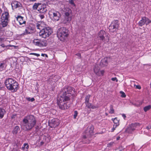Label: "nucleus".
I'll return each instance as SVG.
<instances>
[{
  "label": "nucleus",
  "instance_id": "423d86ee",
  "mask_svg": "<svg viewBox=\"0 0 151 151\" xmlns=\"http://www.w3.org/2000/svg\"><path fill=\"white\" fill-rule=\"evenodd\" d=\"M67 12L65 13V17L61 21L62 23L64 24L69 23L71 20L72 17V11L70 9L67 8Z\"/></svg>",
  "mask_w": 151,
  "mask_h": 151
},
{
  "label": "nucleus",
  "instance_id": "a19ab883",
  "mask_svg": "<svg viewBox=\"0 0 151 151\" xmlns=\"http://www.w3.org/2000/svg\"><path fill=\"white\" fill-rule=\"evenodd\" d=\"M146 128L148 130H149L151 129V125H149L148 126H147L146 127Z\"/></svg>",
  "mask_w": 151,
  "mask_h": 151
},
{
  "label": "nucleus",
  "instance_id": "bb28decb",
  "mask_svg": "<svg viewBox=\"0 0 151 151\" xmlns=\"http://www.w3.org/2000/svg\"><path fill=\"white\" fill-rule=\"evenodd\" d=\"M144 19L145 24L146 25H147L151 23V21L148 18L144 17Z\"/></svg>",
  "mask_w": 151,
  "mask_h": 151
},
{
  "label": "nucleus",
  "instance_id": "a878e982",
  "mask_svg": "<svg viewBox=\"0 0 151 151\" xmlns=\"http://www.w3.org/2000/svg\"><path fill=\"white\" fill-rule=\"evenodd\" d=\"M112 120L114 123L115 124V128H116V127L119 124V121L117 120L116 118H115L114 119H112Z\"/></svg>",
  "mask_w": 151,
  "mask_h": 151
},
{
  "label": "nucleus",
  "instance_id": "c756f323",
  "mask_svg": "<svg viewBox=\"0 0 151 151\" xmlns=\"http://www.w3.org/2000/svg\"><path fill=\"white\" fill-rule=\"evenodd\" d=\"M90 98V96L88 95L86 96L85 98V103H88L89 102V98Z\"/></svg>",
  "mask_w": 151,
  "mask_h": 151
},
{
  "label": "nucleus",
  "instance_id": "6ab92c4d",
  "mask_svg": "<svg viewBox=\"0 0 151 151\" xmlns=\"http://www.w3.org/2000/svg\"><path fill=\"white\" fill-rule=\"evenodd\" d=\"M37 10L40 11V13H45L47 11V9L46 7L44 5L41 6L40 7H39Z\"/></svg>",
  "mask_w": 151,
  "mask_h": 151
},
{
  "label": "nucleus",
  "instance_id": "8fccbe9b",
  "mask_svg": "<svg viewBox=\"0 0 151 151\" xmlns=\"http://www.w3.org/2000/svg\"><path fill=\"white\" fill-rule=\"evenodd\" d=\"M120 137L119 136H118V137H117L116 138V140H119L120 139Z\"/></svg>",
  "mask_w": 151,
  "mask_h": 151
},
{
  "label": "nucleus",
  "instance_id": "f8f14e48",
  "mask_svg": "<svg viewBox=\"0 0 151 151\" xmlns=\"http://www.w3.org/2000/svg\"><path fill=\"white\" fill-rule=\"evenodd\" d=\"M49 124L51 127L55 128L59 125V120L57 119H53L49 121Z\"/></svg>",
  "mask_w": 151,
  "mask_h": 151
},
{
  "label": "nucleus",
  "instance_id": "f03ea898",
  "mask_svg": "<svg viewBox=\"0 0 151 151\" xmlns=\"http://www.w3.org/2000/svg\"><path fill=\"white\" fill-rule=\"evenodd\" d=\"M36 120L33 115H27L23 119L21 123V126L26 130H31L35 125Z\"/></svg>",
  "mask_w": 151,
  "mask_h": 151
},
{
  "label": "nucleus",
  "instance_id": "4468645a",
  "mask_svg": "<svg viewBox=\"0 0 151 151\" xmlns=\"http://www.w3.org/2000/svg\"><path fill=\"white\" fill-rule=\"evenodd\" d=\"M34 44L36 46L41 47L43 45L45 46L46 43H44L42 41L39 39H35L33 41Z\"/></svg>",
  "mask_w": 151,
  "mask_h": 151
},
{
  "label": "nucleus",
  "instance_id": "864d4df0",
  "mask_svg": "<svg viewBox=\"0 0 151 151\" xmlns=\"http://www.w3.org/2000/svg\"><path fill=\"white\" fill-rule=\"evenodd\" d=\"M45 55L46 57H47V55L45 54Z\"/></svg>",
  "mask_w": 151,
  "mask_h": 151
},
{
  "label": "nucleus",
  "instance_id": "9d476101",
  "mask_svg": "<svg viewBox=\"0 0 151 151\" xmlns=\"http://www.w3.org/2000/svg\"><path fill=\"white\" fill-rule=\"evenodd\" d=\"M119 28V24L117 21H113L109 26V31L111 32H116L117 31Z\"/></svg>",
  "mask_w": 151,
  "mask_h": 151
},
{
  "label": "nucleus",
  "instance_id": "2eb2a0df",
  "mask_svg": "<svg viewBox=\"0 0 151 151\" xmlns=\"http://www.w3.org/2000/svg\"><path fill=\"white\" fill-rule=\"evenodd\" d=\"M89 130L88 131H86V134L83 135V137L84 139L87 138L88 137L90 136L93 133V126H91L89 129Z\"/></svg>",
  "mask_w": 151,
  "mask_h": 151
},
{
  "label": "nucleus",
  "instance_id": "a18cd8bd",
  "mask_svg": "<svg viewBox=\"0 0 151 151\" xmlns=\"http://www.w3.org/2000/svg\"><path fill=\"white\" fill-rule=\"evenodd\" d=\"M73 0H70V1H70V3L71 4H74V3L73 2Z\"/></svg>",
  "mask_w": 151,
  "mask_h": 151
},
{
  "label": "nucleus",
  "instance_id": "cd10ccee",
  "mask_svg": "<svg viewBox=\"0 0 151 151\" xmlns=\"http://www.w3.org/2000/svg\"><path fill=\"white\" fill-rule=\"evenodd\" d=\"M19 129V127L18 126H16L13 130V133L14 134H17Z\"/></svg>",
  "mask_w": 151,
  "mask_h": 151
},
{
  "label": "nucleus",
  "instance_id": "6e6d98bb",
  "mask_svg": "<svg viewBox=\"0 0 151 151\" xmlns=\"http://www.w3.org/2000/svg\"><path fill=\"white\" fill-rule=\"evenodd\" d=\"M106 115H108L106 113Z\"/></svg>",
  "mask_w": 151,
  "mask_h": 151
},
{
  "label": "nucleus",
  "instance_id": "4c0bfd02",
  "mask_svg": "<svg viewBox=\"0 0 151 151\" xmlns=\"http://www.w3.org/2000/svg\"><path fill=\"white\" fill-rule=\"evenodd\" d=\"M111 80L113 81H116V82H117L118 81L116 77L112 78H111Z\"/></svg>",
  "mask_w": 151,
  "mask_h": 151
},
{
  "label": "nucleus",
  "instance_id": "20e7f679",
  "mask_svg": "<svg viewBox=\"0 0 151 151\" xmlns=\"http://www.w3.org/2000/svg\"><path fill=\"white\" fill-rule=\"evenodd\" d=\"M68 35V31L66 28L63 27L60 28L58 31L57 36L60 41H64Z\"/></svg>",
  "mask_w": 151,
  "mask_h": 151
},
{
  "label": "nucleus",
  "instance_id": "aec40b11",
  "mask_svg": "<svg viewBox=\"0 0 151 151\" xmlns=\"http://www.w3.org/2000/svg\"><path fill=\"white\" fill-rule=\"evenodd\" d=\"M17 19L20 25L24 24L25 23V21L24 20V18L23 17L21 16H18Z\"/></svg>",
  "mask_w": 151,
  "mask_h": 151
},
{
  "label": "nucleus",
  "instance_id": "de8ad7c7",
  "mask_svg": "<svg viewBox=\"0 0 151 151\" xmlns=\"http://www.w3.org/2000/svg\"><path fill=\"white\" fill-rule=\"evenodd\" d=\"M28 0L30 2H34V1H35L37 0Z\"/></svg>",
  "mask_w": 151,
  "mask_h": 151
},
{
  "label": "nucleus",
  "instance_id": "9b49d317",
  "mask_svg": "<svg viewBox=\"0 0 151 151\" xmlns=\"http://www.w3.org/2000/svg\"><path fill=\"white\" fill-rule=\"evenodd\" d=\"M35 31V27L33 26L29 25L26 27L24 32L22 33L21 35L23 36L28 34L33 33Z\"/></svg>",
  "mask_w": 151,
  "mask_h": 151
},
{
  "label": "nucleus",
  "instance_id": "c9c22d12",
  "mask_svg": "<svg viewBox=\"0 0 151 151\" xmlns=\"http://www.w3.org/2000/svg\"><path fill=\"white\" fill-rule=\"evenodd\" d=\"M12 151H19L18 147L17 146L15 148H14Z\"/></svg>",
  "mask_w": 151,
  "mask_h": 151
},
{
  "label": "nucleus",
  "instance_id": "b1692460",
  "mask_svg": "<svg viewBox=\"0 0 151 151\" xmlns=\"http://www.w3.org/2000/svg\"><path fill=\"white\" fill-rule=\"evenodd\" d=\"M145 24L144 19V17L142 18V19L140 20L138 23V25L140 26H142L144 25Z\"/></svg>",
  "mask_w": 151,
  "mask_h": 151
},
{
  "label": "nucleus",
  "instance_id": "79ce46f5",
  "mask_svg": "<svg viewBox=\"0 0 151 151\" xmlns=\"http://www.w3.org/2000/svg\"><path fill=\"white\" fill-rule=\"evenodd\" d=\"M55 79H54V78H53L52 79H51V80H50V79H49V81H52V82H55L56 81V80H55Z\"/></svg>",
  "mask_w": 151,
  "mask_h": 151
},
{
  "label": "nucleus",
  "instance_id": "f3484780",
  "mask_svg": "<svg viewBox=\"0 0 151 151\" xmlns=\"http://www.w3.org/2000/svg\"><path fill=\"white\" fill-rule=\"evenodd\" d=\"M12 6L13 8H17L21 6V4L20 2L14 1L12 3Z\"/></svg>",
  "mask_w": 151,
  "mask_h": 151
},
{
  "label": "nucleus",
  "instance_id": "09e8293b",
  "mask_svg": "<svg viewBox=\"0 0 151 151\" xmlns=\"http://www.w3.org/2000/svg\"><path fill=\"white\" fill-rule=\"evenodd\" d=\"M122 116L123 117H124V118H126V116H125V115L124 114H122Z\"/></svg>",
  "mask_w": 151,
  "mask_h": 151
},
{
  "label": "nucleus",
  "instance_id": "a211bd4d",
  "mask_svg": "<svg viewBox=\"0 0 151 151\" xmlns=\"http://www.w3.org/2000/svg\"><path fill=\"white\" fill-rule=\"evenodd\" d=\"M108 59L107 58H105L102 59L100 62V65L102 67L107 66L108 64Z\"/></svg>",
  "mask_w": 151,
  "mask_h": 151
},
{
  "label": "nucleus",
  "instance_id": "2f4dec72",
  "mask_svg": "<svg viewBox=\"0 0 151 151\" xmlns=\"http://www.w3.org/2000/svg\"><path fill=\"white\" fill-rule=\"evenodd\" d=\"M114 112V110L113 109L112 106H111L110 107V111H109V113L111 114H113Z\"/></svg>",
  "mask_w": 151,
  "mask_h": 151
},
{
  "label": "nucleus",
  "instance_id": "0eeeda50",
  "mask_svg": "<svg viewBox=\"0 0 151 151\" xmlns=\"http://www.w3.org/2000/svg\"><path fill=\"white\" fill-rule=\"evenodd\" d=\"M52 32V30L50 28L45 27L40 31L39 33V35L42 38H45L48 37Z\"/></svg>",
  "mask_w": 151,
  "mask_h": 151
},
{
  "label": "nucleus",
  "instance_id": "5fc2aeb1",
  "mask_svg": "<svg viewBox=\"0 0 151 151\" xmlns=\"http://www.w3.org/2000/svg\"><path fill=\"white\" fill-rule=\"evenodd\" d=\"M109 144L110 145H111V143H110Z\"/></svg>",
  "mask_w": 151,
  "mask_h": 151
},
{
  "label": "nucleus",
  "instance_id": "49530a36",
  "mask_svg": "<svg viewBox=\"0 0 151 151\" xmlns=\"http://www.w3.org/2000/svg\"><path fill=\"white\" fill-rule=\"evenodd\" d=\"M90 108H91L92 109H94L96 108V107L95 106H93L92 105Z\"/></svg>",
  "mask_w": 151,
  "mask_h": 151
},
{
  "label": "nucleus",
  "instance_id": "7ed1b4c3",
  "mask_svg": "<svg viewBox=\"0 0 151 151\" xmlns=\"http://www.w3.org/2000/svg\"><path fill=\"white\" fill-rule=\"evenodd\" d=\"M5 84L6 88L12 92H16L18 89V83L11 78H9L6 80Z\"/></svg>",
  "mask_w": 151,
  "mask_h": 151
},
{
  "label": "nucleus",
  "instance_id": "58836bf2",
  "mask_svg": "<svg viewBox=\"0 0 151 151\" xmlns=\"http://www.w3.org/2000/svg\"><path fill=\"white\" fill-rule=\"evenodd\" d=\"M28 100L29 101H30L32 102L33 101H34V100H35V99H34V98H32L31 99H30V98H28Z\"/></svg>",
  "mask_w": 151,
  "mask_h": 151
},
{
  "label": "nucleus",
  "instance_id": "4d7b16f0",
  "mask_svg": "<svg viewBox=\"0 0 151 151\" xmlns=\"http://www.w3.org/2000/svg\"><path fill=\"white\" fill-rule=\"evenodd\" d=\"M150 1H151V0H150Z\"/></svg>",
  "mask_w": 151,
  "mask_h": 151
},
{
  "label": "nucleus",
  "instance_id": "603ef678",
  "mask_svg": "<svg viewBox=\"0 0 151 151\" xmlns=\"http://www.w3.org/2000/svg\"><path fill=\"white\" fill-rule=\"evenodd\" d=\"M45 54H41V56H43L44 57L45 55Z\"/></svg>",
  "mask_w": 151,
  "mask_h": 151
},
{
  "label": "nucleus",
  "instance_id": "ea45409f",
  "mask_svg": "<svg viewBox=\"0 0 151 151\" xmlns=\"http://www.w3.org/2000/svg\"><path fill=\"white\" fill-rule=\"evenodd\" d=\"M40 25L39 24H37L36 27L37 29H40Z\"/></svg>",
  "mask_w": 151,
  "mask_h": 151
},
{
  "label": "nucleus",
  "instance_id": "ddd939ff",
  "mask_svg": "<svg viewBox=\"0 0 151 151\" xmlns=\"http://www.w3.org/2000/svg\"><path fill=\"white\" fill-rule=\"evenodd\" d=\"M139 124L138 123L132 124L126 129L125 131L129 134H131L135 130L136 126Z\"/></svg>",
  "mask_w": 151,
  "mask_h": 151
},
{
  "label": "nucleus",
  "instance_id": "1a4fd4ad",
  "mask_svg": "<svg viewBox=\"0 0 151 151\" xmlns=\"http://www.w3.org/2000/svg\"><path fill=\"white\" fill-rule=\"evenodd\" d=\"M9 18V13L5 12L2 14L1 17V22L3 27H6L8 24Z\"/></svg>",
  "mask_w": 151,
  "mask_h": 151
},
{
  "label": "nucleus",
  "instance_id": "4be33fe9",
  "mask_svg": "<svg viewBox=\"0 0 151 151\" xmlns=\"http://www.w3.org/2000/svg\"><path fill=\"white\" fill-rule=\"evenodd\" d=\"M6 66L4 62L0 63V71H2L5 69Z\"/></svg>",
  "mask_w": 151,
  "mask_h": 151
},
{
  "label": "nucleus",
  "instance_id": "6e6552de",
  "mask_svg": "<svg viewBox=\"0 0 151 151\" xmlns=\"http://www.w3.org/2000/svg\"><path fill=\"white\" fill-rule=\"evenodd\" d=\"M98 36L100 40L103 42H109V34L104 31L101 30L98 34Z\"/></svg>",
  "mask_w": 151,
  "mask_h": 151
},
{
  "label": "nucleus",
  "instance_id": "dca6fc26",
  "mask_svg": "<svg viewBox=\"0 0 151 151\" xmlns=\"http://www.w3.org/2000/svg\"><path fill=\"white\" fill-rule=\"evenodd\" d=\"M94 71L95 73L98 76L103 75L104 73V71L103 70H100V68L98 67L97 65L95 66L94 68Z\"/></svg>",
  "mask_w": 151,
  "mask_h": 151
},
{
  "label": "nucleus",
  "instance_id": "3c124183",
  "mask_svg": "<svg viewBox=\"0 0 151 151\" xmlns=\"http://www.w3.org/2000/svg\"><path fill=\"white\" fill-rule=\"evenodd\" d=\"M1 46H2V47H5L4 45L3 44H1Z\"/></svg>",
  "mask_w": 151,
  "mask_h": 151
},
{
  "label": "nucleus",
  "instance_id": "e433bc0d",
  "mask_svg": "<svg viewBox=\"0 0 151 151\" xmlns=\"http://www.w3.org/2000/svg\"><path fill=\"white\" fill-rule=\"evenodd\" d=\"M134 86L136 87V88L139 89H140L141 88V87L140 85H134Z\"/></svg>",
  "mask_w": 151,
  "mask_h": 151
},
{
  "label": "nucleus",
  "instance_id": "39448f33",
  "mask_svg": "<svg viewBox=\"0 0 151 151\" xmlns=\"http://www.w3.org/2000/svg\"><path fill=\"white\" fill-rule=\"evenodd\" d=\"M48 14L50 18L54 21H59L61 17L60 13L53 9L50 10Z\"/></svg>",
  "mask_w": 151,
  "mask_h": 151
},
{
  "label": "nucleus",
  "instance_id": "5701e85b",
  "mask_svg": "<svg viewBox=\"0 0 151 151\" xmlns=\"http://www.w3.org/2000/svg\"><path fill=\"white\" fill-rule=\"evenodd\" d=\"M41 4L39 3H35L33 5L32 7V9L33 10L38 9V8L39 7V6Z\"/></svg>",
  "mask_w": 151,
  "mask_h": 151
},
{
  "label": "nucleus",
  "instance_id": "393cba45",
  "mask_svg": "<svg viewBox=\"0 0 151 151\" xmlns=\"http://www.w3.org/2000/svg\"><path fill=\"white\" fill-rule=\"evenodd\" d=\"M29 148V145L25 143L23 146L22 147V149L23 150L27 151Z\"/></svg>",
  "mask_w": 151,
  "mask_h": 151
},
{
  "label": "nucleus",
  "instance_id": "412c9836",
  "mask_svg": "<svg viewBox=\"0 0 151 151\" xmlns=\"http://www.w3.org/2000/svg\"><path fill=\"white\" fill-rule=\"evenodd\" d=\"M6 113V111L5 110L2 108L0 107V119L3 118Z\"/></svg>",
  "mask_w": 151,
  "mask_h": 151
},
{
  "label": "nucleus",
  "instance_id": "c85d7f7f",
  "mask_svg": "<svg viewBox=\"0 0 151 151\" xmlns=\"http://www.w3.org/2000/svg\"><path fill=\"white\" fill-rule=\"evenodd\" d=\"M151 108L150 105H148L145 107L144 108V110L145 112L149 110Z\"/></svg>",
  "mask_w": 151,
  "mask_h": 151
},
{
  "label": "nucleus",
  "instance_id": "7c9ffc66",
  "mask_svg": "<svg viewBox=\"0 0 151 151\" xmlns=\"http://www.w3.org/2000/svg\"><path fill=\"white\" fill-rule=\"evenodd\" d=\"M85 104H86V106L88 108H90L91 106H92V104L90 103L89 102H88V103H86Z\"/></svg>",
  "mask_w": 151,
  "mask_h": 151
},
{
  "label": "nucleus",
  "instance_id": "c03bdc74",
  "mask_svg": "<svg viewBox=\"0 0 151 151\" xmlns=\"http://www.w3.org/2000/svg\"><path fill=\"white\" fill-rule=\"evenodd\" d=\"M115 124H114L113 125V127L112 129L111 132H113L114 131V130L116 128H115Z\"/></svg>",
  "mask_w": 151,
  "mask_h": 151
},
{
  "label": "nucleus",
  "instance_id": "72a5a7b5",
  "mask_svg": "<svg viewBox=\"0 0 151 151\" xmlns=\"http://www.w3.org/2000/svg\"><path fill=\"white\" fill-rule=\"evenodd\" d=\"M74 114L73 115V117L74 119H76L78 115V112L77 111H75L74 112Z\"/></svg>",
  "mask_w": 151,
  "mask_h": 151
},
{
  "label": "nucleus",
  "instance_id": "473e14b6",
  "mask_svg": "<svg viewBox=\"0 0 151 151\" xmlns=\"http://www.w3.org/2000/svg\"><path fill=\"white\" fill-rule=\"evenodd\" d=\"M120 93L122 94L121 96L122 97L124 98L126 97V95L123 92L121 91L120 92Z\"/></svg>",
  "mask_w": 151,
  "mask_h": 151
},
{
  "label": "nucleus",
  "instance_id": "f257e3e1",
  "mask_svg": "<svg viewBox=\"0 0 151 151\" xmlns=\"http://www.w3.org/2000/svg\"><path fill=\"white\" fill-rule=\"evenodd\" d=\"M74 90L73 88L70 86L66 87L61 90L57 99L58 104L60 108L65 109L69 107V104L67 103L73 98Z\"/></svg>",
  "mask_w": 151,
  "mask_h": 151
},
{
  "label": "nucleus",
  "instance_id": "37998d69",
  "mask_svg": "<svg viewBox=\"0 0 151 151\" xmlns=\"http://www.w3.org/2000/svg\"><path fill=\"white\" fill-rule=\"evenodd\" d=\"M39 16L41 19H42L44 17V15L42 14L40 15Z\"/></svg>",
  "mask_w": 151,
  "mask_h": 151
},
{
  "label": "nucleus",
  "instance_id": "f704fd0d",
  "mask_svg": "<svg viewBox=\"0 0 151 151\" xmlns=\"http://www.w3.org/2000/svg\"><path fill=\"white\" fill-rule=\"evenodd\" d=\"M30 55H34L35 56H36L37 57L39 56H40V55L39 54H37L36 53H31L29 54Z\"/></svg>",
  "mask_w": 151,
  "mask_h": 151
}]
</instances>
